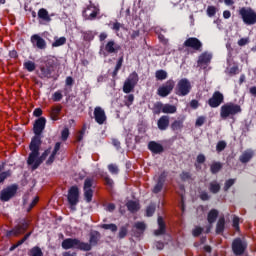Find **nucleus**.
Masks as SVG:
<instances>
[{"mask_svg":"<svg viewBox=\"0 0 256 256\" xmlns=\"http://www.w3.org/2000/svg\"><path fill=\"white\" fill-rule=\"evenodd\" d=\"M45 125H47V119L45 117H40L35 120L33 125V133L34 136L31 139L29 144L30 154L28 163H33L37 155H39V150L41 149V145L43 144V131H45Z\"/></svg>","mask_w":256,"mask_h":256,"instance_id":"f257e3e1","label":"nucleus"},{"mask_svg":"<svg viewBox=\"0 0 256 256\" xmlns=\"http://www.w3.org/2000/svg\"><path fill=\"white\" fill-rule=\"evenodd\" d=\"M241 113H243L241 105L235 104L234 102H227L220 107L221 119H233V117Z\"/></svg>","mask_w":256,"mask_h":256,"instance_id":"f03ea898","label":"nucleus"},{"mask_svg":"<svg viewBox=\"0 0 256 256\" xmlns=\"http://www.w3.org/2000/svg\"><path fill=\"white\" fill-rule=\"evenodd\" d=\"M62 249H78L79 251H91V246L77 238H66L62 241Z\"/></svg>","mask_w":256,"mask_h":256,"instance_id":"7ed1b4c3","label":"nucleus"},{"mask_svg":"<svg viewBox=\"0 0 256 256\" xmlns=\"http://www.w3.org/2000/svg\"><path fill=\"white\" fill-rule=\"evenodd\" d=\"M243 23L245 25H255L256 24V12L251 7H242L238 11Z\"/></svg>","mask_w":256,"mask_h":256,"instance_id":"20e7f679","label":"nucleus"},{"mask_svg":"<svg viewBox=\"0 0 256 256\" xmlns=\"http://www.w3.org/2000/svg\"><path fill=\"white\" fill-rule=\"evenodd\" d=\"M80 195H81V192L79 191V186L74 185L68 189L67 201L72 211H76L77 209L76 207L77 205H79Z\"/></svg>","mask_w":256,"mask_h":256,"instance_id":"39448f33","label":"nucleus"},{"mask_svg":"<svg viewBox=\"0 0 256 256\" xmlns=\"http://www.w3.org/2000/svg\"><path fill=\"white\" fill-rule=\"evenodd\" d=\"M137 83H139V74H137L134 71L125 80L123 85V93H126V94L132 93V91L135 90V87H137Z\"/></svg>","mask_w":256,"mask_h":256,"instance_id":"423d86ee","label":"nucleus"},{"mask_svg":"<svg viewBox=\"0 0 256 256\" xmlns=\"http://www.w3.org/2000/svg\"><path fill=\"white\" fill-rule=\"evenodd\" d=\"M175 92L178 97H186L191 93V82L187 78H182L178 81Z\"/></svg>","mask_w":256,"mask_h":256,"instance_id":"0eeeda50","label":"nucleus"},{"mask_svg":"<svg viewBox=\"0 0 256 256\" xmlns=\"http://www.w3.org/2000/svg\"><path fill=\"white\" fill-rule=\"evenodd\" d=\"M17 189H19V186H17V184L7 186L0 192V200L4 203L7 201H11V199H13V196L17 195Z\"/></svg>","mask_w":256,"mask_h":256,"instance_id":"6e6552de","label":"nucleus"},{"mask_svg":"<svg viewBox=\"0 0 256 256\" xmlns=\"http://www.w3.org/2000/svg\"><path fill=\"white\" fill-rule=\"evenodd\" d=\"M173 89H175V81L171 79L167 80L157 89V95L163 98L169 97V95H171V93L173 92Z\"/></svg>","mask_w":256,"mask_h":256,"instance_id":"1a4fd4ad","label":"nucleus"},{"mask_svg":"<svg viewBox=\"0 0 256 256\" xmlns=\"http://www.w3.org/2000/svg\"><path fill=\"white\" fill-rule=\"evenodd\" d=\"M95 182V179L91 177H87L84 180V186H83V191H84V198L87 203H91L93 201V183Z\"/></svg>","mask_w":256,"mask_h":256,"instance_id":"9d476101","label":"nucleus"},{"mask_svg":"<svg viewBox=\"0 0 256 256\" xmlns=\"http://www.w3.org/2000/svg\"><path fill=\"white\" fill-rule=\"evenodd\" d=\"M232 251L236 256L244 255L247 251V243L241 238H235L232 242Z\"/></svg>","mask_w":256,"mask_h":256,"instance_id":"9b49d317","label":"nucleus"},{"mask_svg":"<svg viewBox=\"0 0 256 256\" xmlns=\"http://www.w3.org/2000/svg\"><path fill=\"white\" fill-rule=\"evenodd\" d=\"M183 45L184 47L193 49V51H198V53H201V51H203V42H201V40H199L197 37H190L186 39Z\"/></svg>","mask_w":256,"mask_h":256,"instance_id":"f8f14e48","label":"nucleus"},{"mask_svg":"<svg viewBox=\"0 0 256 256\" xmlns=\"http://www.w3.org/2000/svg\"><path fill=\"white\" fill-rule=\"evenodd\" d=\"M50 153H51V147L46 149L41 154V156H39V154H38L37 157L34 159V161L32 163H29V156H28L27 164L32 166V171H35L36 169H39V167L41 166L43 161H45V159H47V157H49Z\"/></svg>","mask_w":256,"mask_h":256,"instance_id":"ddd939ff","label":"nucleus"},{"mask_svg":"<svg viewBox=\"0 0 256 256\" xmlns=\"http://www.w3.org/2000/svg\"><path fill=\"white\" fill-rule=\"evenodd\" d=\"M225 101V96L220 91H215L208 100V105L212 109H217Z\"/></svg>","mask_w":256,"mask_h":256,"instance_id":"4468645a","label":"nucleus"},{"mask_svg":"<svg viewBox=\"0 0 256 256\" xmlns=\"http://www.w3.org/2000/svg\"><path fill=\"white\" fill-rule=\"evenodd\" d=\"M104 49L105 51L100 53L103 54V57H108V55H111L113 53H118L121 50V46L115 43V40H110L106 43Z\"/></svg>","mask_w":256,"mask_h":256,"instance_id":"2eb2a0df","label":"nucleus"},{"mask_svg":"<svg viewBox=\"0 0 256 256\" xmlns=\"http://www.w3.org/2000/svg\"><path fill=\"white\" fill-rule=\"evenodd\" d=\"M165 179H167V174H165V172H162L158 177L156 185L152 189V193L157 195L158 193H161L163 191V187L165 186Z\"/></svg>","mask_w":256,"mask_h":256,"instance_id":"dca6fc26","label":"nucleus"},{"mask_svg":"<svg viewBox=\"0 0 256 256\" xmlns=\"http://www.w3.org/2000/svg\"><path fill=\"white\" fill-rule=\"evenodd\" d=\"M31 43L37 49H47V42L39 34H34L31 36Z\"/></svg>","mask_w":256,"mask_h":256,"instance_id":"f3484780","label":"nucleus"},{"mask_svg":"<svg viewBox=\"0 0 256 256\" xmlns=\"http://www.w3.org/2000/svg\"><path fill=\"white\" fill-rule=\"evenodd\" d=\"M94 119L98 125H103L107 121V116L105 115V110L101 107H96L94 109Z\"/></svg>","mask_w":256,"mask_h":256,"instance_id":"a211bd4d","label":"nucleus"},{"mask_svg":"<svg viewBox=\"0 0 256 256\" xmlns=\"http://www.w3.org/2000/svg\"><path fill=\"white\" fill-rule=\"evenodd\" d=\"M148 149L153 153V155H161L165 151V148H163V145L159 144L155 141H150L148 143Z\"/></svg>","mask_w":256,"mask_h":256,"instance_id":"6ab92c4d","label":"nucleus"},{"mask_svg":"<svg viewBox=\"0 0 256 256\" xmlns=\"http://www.w3.org/2000/svg\"><path fill=\"white\" fill-rule=\"evenodd\" d=\"M100 240L101 233H99V231H94L90 233L89 243L86 242L90 246V251L93 249V247H97Z\"/></svg>","mask_w":256,"mask_h":256,"instance_id":"aec40b11","label":"nucleus"},{"mask_svg":"<svg viewBox=\"0 0 256 256\" xmlns=\"http://www.w3.org/2000/svg\"><path fill=\"white\" fill-rule=\"evenodd\" d=\"M158 229L154 231V235L156 237H159L161 235H165L167 233V225L165 224V220H163V217H158Z\"/></svg>","mask_w":256,"mask_h":256,"instance_id":"412c9836","label":"nucleus"},{"mask_svg":"<svg viewBox=\"0 0 256 256\" xmlns=\"http://www.w3.org/2000/svg\"><path fill=\"white\" fill-rule=\"evenodd\" d=\"M88 9H93L92 12H90L88 14H84V17H86V19H88L89 21H93L95 19H97V15H99V8H97V6H95V4H93V2L90 1V4L88 5Z\"/></svg>","mask_w":256,"mask_h":256,"instance_id":"4be33fe9","label":"nucleus"},{"mask_svg":"<svg viewBox=\"0 0 256 256\" xmlns=\"http://www.w3.org/2000/svg\"><path fill=\"white\" fill-rule=\"evenodd\" d=\"M157 127L160 131H167L169 129V116H161L157 121Z\"/></svg>","mask_w":256,"mask_h":256,"instance_id":"5701e85b","label":"nucleus"},{"mask_svg":"<svg viewBox=\"0 0 256 256\" xmlns=\"http://www.w3.org/2000/svg\"><path fill=\"white\" fill-rule=\"evenodd\" d=\"M255 157V152L251 149L245 150L239 157L241 163H249Z\"/></svg>","mask_w":256,"mask_h":256,"instance_id":"b1692460","label":"nucleus"},{"mask_svg":"<svg viewBox=\"0 0 256 256\" xmlns=\"http://www.w3.org/2000/svg\"><path fill=\"white\" fill-rule=\"evenodd\" d=\"M211 59H213V56L209 54L208 52H203L198 57V65H209L211 63Z\"/></svg>","mask_w":256,"mask_h":256,"instance_id":"393cba45","label":"nucleus"},{"mask_svg":"<svg viewBox=\"0 0 256 256\" xmlns=\"http://www.w3.org/2000/svg\"><path fill=\"white\" fill-rule=\"evenodd\" d=\"M53 74V70L48 68V66L40 67V79H51V75Z\"/></svg>","mask_w":256,"mask_h":256,"instance_id":"a878e982","label":"nucleus"},{"mask_svg":"<svg viewBox=\"0 0 256 256\" xmlns=\"http://www.w3.org/2000/svg\"><path fill=\"white\" fill-rule=\"evenodd\" d=\"M218 217H219V210L211 209L207 215V221H208L209 225H213V223H215V221H217Z\"/></svg>","mask_w":256,"mask_h":256,"instance_id":"bb28decb","label":"nucleus"},{"mask_svg":"<svg viewBox=\"0 0 256 256\" xmlns=\"http://www.w3.org/2000/svg\"><path fill=\"white\" fill-rule=\"evenodd\" d=\"M126 207L130 213H137V211H139V209H141L139 202L134 201V200H129L126 203Z\"/></svg>","mask_w":256,"mask_h":256,"instance_id":"cd10ccee","label":"nucleus"},{"mask_svg":"<svg viewBox=\"0 0 256 256\" xmlns=\"http://www.w3.org/2000/svg\"><path fill=\"white\" fill-rule=\"evenodd\" d=\"M38 18L46 23H51V16H49V11L45 8H40L38 10Z\"/></svg>","mask_w":256,"mask_h":256,"instance_id":"c85d7f7f","label":"nucleus"},{"mask_svg":"<svg viewBox=\"0 0 256 256\" xmlns=\"http://www.w3.org/2000/svg\"><path fill=\"white\" fill-rule=\"evenodd\" d=\"M63 107L62 106H54L52 107L50 117L52 121H59V115H61Z\"/></svg>","mask_w":256,"mask_h":256,"instance_id":"c756f323","label":"nucleus"},{"mask_svg":"<svg viewBox=\"0 0 256 256\" xmlns=\"http://www.w3.org/2000/svg\"><path fill=\"white\" fill-rule=\"evenodd\" d=\"M27 229H29V222L24 221L22 224L15 227L14 229L15 235H21L25 233Z\"/></svg>","mask_w":256,"mask_h":256,"instance_id":"7c9ffc66","label":"nucleus"},{"mask_svg":"<svg viewBox=\"0 0 256 256\" xmlns=\"http://www.w3.org/2000/svg\"><path fill=\"white\" fill-rule=\"evenodd\" d=\"M183 123H185V116L181 119L175 120L171 124L172 131H181V129H183Z\"/></svg>","mask_w":256,"mask_h":256,"instance_id":"2f4dec72","label":"nucleus"},{"mask_svg":"<svg viewBox=\"0 0 256 256\" xmlns=\"http://www.w3.org/2000/svg\"><path fill=\"white\" fill-rule=\"evenodd\" d=\"M162 113L173 115V113H177V106L173 104H163Z\"/></svg>","mask_w":256,"mask_h":256,"instance_id":"473e14b6","label":"nucleus"},{"mask_svg":"<svg viewBox=\"0 0 256 256\" xmlns=\"http://www.w3.org/2000/svg\"><path fill=\"white\" fill-rule=\"evenodd\" d=\"M134 227L138 230L135 233V237H141V235H143L147 229V226L144 224V222H136Z\"/></svg>","mask_w":256,"mask_h":256,"instance_id":"72a5a7b5","label":"nucleus"},{"mask_svg":"<svg viewBox=\"0 0 256 256\" xmlns=\"http://www.w3.org/2000/svg\"><path fill=\"white\" fill-rule=\"evenodd\" d=\"M225 231V217H220L216 224V235H221Z\"/></svg>","mask_w":256,"mask_h":256,"instance_id":"f704fd0d","label":"nucleus"},{"mask_svg":"<svg viewBox=\"0 0 256 256\" xmlns=\"http://www.w3.org/2000/svg\"><path fill=\"white\" fill-rule=\"evenodd\" d=\"M221 169H223V163L221 162H213L210 165V172L212 173V175H217V173H219Z\"/></svg>","mask_w":256,"mask_h":256,"instance_id":"c9c22d12","label":"nucleus"},{"mask_svg":"<svg viewBox=\"0 0 256 256\" xmlns=\"http://www.w3.org/2000/svg\"><path fill=\"white\" fill-rule=\"evenodd\" d=\"M57 65H59V61L55 57H50L46 60V67H48L52 71L55 70V67H57Z\"/></svg>","mask_w":256,"mask_h":256,"instance_id":"e433bc0d","label":"nucleus"},{"mask_svg":"<svg viewBox=\"0 0 256 256\" xmlns=\"http://www.w3.org/2000/svg\"><path fill=\"white\" fill-rule=\"evenodd\" d=\"M121 67H123V56H121L116 63V66L112 72V77L113 79H115V77H117V75L119 74V71L121 70Z\"/></svg>","mask_w":256,"mask_h":256,"instance_id":"4c0bfd02","label":"nucleus"},{"mask_svg":"<svg viewBox=\"0 0 256 256\" xmlns=\"http://www.w3.org/2000/svg\"><path fill=\"white\" fill-rule=\"evenodd\" d=\"M67 43V38L65 36H62L60 38L54 37V42L52 43V47H61Z\"/></svg>","mask_w":256,"mask_h":256,"instance_id":"58836bf2","label":"nucleus"},{"mask_svg":"<svg viewBox=\"0 0 256 256\" xmlns=\"http://www.w3.org/2000/svg\"><path fill=\"white\" fill-rule=\"evenodd\" d=\"M101 177H103L105 185H107V187H110V189H113V185H115V182L113 181V179H111V177H109V174H107V172H104L102 173Z\"/></svg>","mask_w":256,"mask_h":256,"instance_id":"ea45409f","label":"nucleus"},{"mask_svg":"<svg viewBox=\"0 0 256 256\" xmlns=\"http://www.w3.org/2000/svg\"><path fill=\"white\" fill-rule=\"evenodd\" d=\"M152 113L154 115H161L163 113V104L162 102H156L152 108Z\"/></svg>","mask_w":256,"mask_h":256,"instance_id":"a19ab883","label":"nucleus"},{"mask_svg":"<svg viewBox=\"0 0 256 256\" xmlns=\"http://www.w3.org/2000/svg\"><path fill=\"white\" fill-rule=\"evenodd\" d=\"M210 193H213L214 195H217L219 191H221V185L217 182H211L209 186Z\"/></svg>","mask_w":256,"mask_h":256,"instance_id":"79ce46f5","label":"nucleus"},{"mask_svg":"<svg viewBox=\"0 0 256 256\" xmlns=\"http://www.w3.org/2000/svg\"><path fill=\"white\" fill-rule=\"evenodd\" d=\"M157 81H165L167 79V71L160 69L155 72Z\"/></svg>","mask_w":256,"mask_h":256,"instance_id":"37998d69","label":"nucleus"},{"mask_svg":"<svg viewBox=\"0 0 256 256\" xmlns=\"http://www.w3.org/2000/svg\"><path fill=\"white\" fill-rule=\"evenodd\" d=\"M24 69H26V71H28L29 73H33V71H35L36 69L35 62L31 60L24 62Z\"/></svg>","mask_w":256,"mask_h":256,"instance_id":"c03bdc74","label":"nucleus"},{"mask_svg":"<svg viewBox=\"0 0 256 256\" xmlns=\"http://www.w3.org/2000/svg\"><path fill=\"white\" fill-rule=\"evenodd\" d=\"M226 148H227V142H225V140H220L216 145L217 153H221L222 151H225Z\"/></svg>","mask_w":256,"mask_h":256,"instance_id":"a18cd8bd","label":"nucleus"},{"mask_svg":"<svg viewBox=\"0 0 256 256\" xmlns=\"http://www.w3.org/2000/svg\"><path fill=\"white\" fill-rule=\"evenodd\" d=\"M108 171L111 173V175H119V167L117 164H109Z\"/></svg>","mask_w":256,"mask_h":256,"instance_id":"49530a36","label":"nucleus"},{"mask_svg":"<svg viewBox=\"0 0 256 256\" xmlns=\"http://www.w3.org/2000/svg\"><path fill=\"white\" fill-rule=\"evenodd\" d=\"M135 101V95L133 94H129L127 96H125V105L126 107H131V105H133V102Z\"/></svg>","mask_w":256,"mask_h":256,"instance_id":"de8ad7c7","label":"nucleus"},{"mask_svg":"<svg viewBox=\"0 0 256 256\" xmlns=\"http://www.w3.org/2000/svg\"><path fill=\"white\" fill-rule=\"evenodd\" d=\"M102 229L110 230L112 233L117 232V224H102L101 225Z\"/></svg>","mask_w":256,"mask_h":256,"instance_id":"09e8293b","label":"nucleus"},{"mask_svg":"<svg viewBox=\"0 0 256 256\" xmlns=\"http://www.w3.org/2000/svg\"><path fill=\"white\" fill-rule=\"evenodd\" d=\"M30 256H43V251L38 246H35L30 250Z\"/></svg>","mask_w":256,"mask_h":256,"instance_id":"8fccbe9b","label":"nucleus"},{"mask_svg":"<svg viewBox=\"0 0 256 256\" xmlns=\"http://www.w3.org/2000/svg\"><path fill=\"white\" fill-rule=\"evenodd\" d=\"M11 177V170L0 172V184L5 182V179Z\"/></svg>","mask_w":256,"mask_h":256,"instance_id":"3c124183","label":"nucleus"},{"mask_svg":"<svg viewBox=\"0 0 256 256\" xmlns=\"http://www.w3.org/2000/svg\"><path fill=\"white\" fill-rule=\"evenodd\" d=\"M155 204H150L147 208H146V216L147 217H153V215H155Z\"/></svg>","mask_w":256,"mask_h":256,"instance_id":"603ef678","label":"nucleus"},{"mask_svg":"<svg viewBox=\"0 0 256 256\" xmlns=\"http://www.w3.org/2000/svg\"><path fill=\"white\" fill-rule=\"evenodd\" d=\"M127 226H122L118 233V239H125L127 237Z\"/></svg>","mask_w":256,"mask_h":256,"instance_id":"864d4df0","label":"nucleus"},{"mask_svg":"<svg viewBox=\"0 0 256 256\" xmlns=\"http://www.w3.org/2000/svg\"><path fill=\"white\" fill-rule=\"evenodd\" d=\"M84 41H93L95 39V35L93 34V31H86L83 33Z\"/></svg>","mask_w":256,"mask_h":256,"instance_id":"5fc2aeb1","label":"nucleus"},{"mask_svg":"<svg viewBox=\"0 0 256 256\" xmlns=\"http://www.w3.org/2000/svg\"><path fill=\"white\" fill-rule=\"evenodd\" d=\"M234 185H235V179L231 178L226 180L224 184V191H229V189H231V187H233Z\"/></svg>","mask_w":256,"mask_h":256,"instance_id":"6e6d98bb","label":"nucleus"},{"mask_svg":"<svg viewBox=\"0 0 256 256\" xmlns=\"http://www.w3.org/2000/svg\"><path fill=\"white\" fill-rule=\"evenodd\" d=\"M206 12L208 17H215L217 14V8L215 6H208Z\"/></svg>","mask_w":256,"mask_h":256,"instance_id":"4d7b16f0","label":"nucleus"},{"mask_svg":"<svg viewBox=\"0 0 256 256\" xmlns=\"http://www.w3.org/2000/svg\"><path fill=\"white\" fill-rule=\"evenodd\" d=\"M199 199H201V201H209V199H211V195H209L207 191H201L199 194Z\"/></svg>","mask_w":256,"mask_h":256,"instance_id":"13d9d810","label":"nucleus"},{"mask_svg":"<svg viewBox=\"0 0 256 256\" xmlns=\"http://www.w3.org/2000/svg\"><path fill=\"white\" fill-rule=\"evenodd\" d=\"M121 27H123V24L116 21L112 24L111 29H112V31H115V33H119V31H121Z\"/></svg>","mask_w":256,"mask_h":256,"instance_id":"bf43d9fd","label":"nucleus"},{"mask_svg":"<svg viewBox=\"0 0 256 256\" xmlns=\"http://www.w3.org/2000/svg\"><path fill=\"white\" fill-rule=\"evenodd\" d=\"M61 99H63V94L59 91H56L53 95H52V101L54 102H59L61 101Z\"/></svg>","mask_w":256,"mask_h":256,"instance_id":"052dcab7","label":"nucleus"},{"mask_svg":"<svg viewBox=\"0 0 256 256\" xmlns=\"http://www.w3.org/2000/svg\"><path fill=\"white\" fill-rule=\"evenodd\" d=\"M62 141H67L69 139V128H64L61 132Z\"/></svg>","mask_w":256,"mask_h":256,"instance_id":"680f3d73","label":"nucleus"},{"mask_svg":"<svg viewBox=\"0 0 256 256\" xmlns=\"http://www.w3.org/2000/svg\"><path fill=\"white\" fill-rule=\"evenodd\" d=\"M180 179H181V181H189V179H191V173L183 171L180 174Z\"/></svg>","mask_w":256,"mask_h":256,"instance_id":"e2e57ef3","label":"nucleus"},{"mask_svg":"<svg viewBox=\"0 0 256 256\" xmlns=\"http://www.w3.org/2000/svg\"><path fill=\"white\" fill-rule=\"evenodd\" d=\"M205 124V116H200L196 119L195 126L196 127H203Z\"/></svg>","mask_w":256,"mask_h":256,"instance_id":"0e129e2a","label":"nucleus"},{"mask_svg":"<svg viewBox=\"0 0 256 256\" xmlns=\"http://www.w3.org/2000/svg\"><path fill=\"white\" fill-rule=\"evenodd\" d=\"M232 227L235 229V231H240V228H239V217H237V216L233 217Z\"/></svg>","mask_w":256,"mask_h":256,"instance_id":"69168bd1","label":"nucleus"},{"mask_svg":"<svg viewBox=\"0 0 256 256\" xmlns=\"http://www.w3.org/2000/svg\"><path fill=\"white\" fill-rule=\"evenodd\" d=\"M154 247L158 251H163V249H165V243H163L162 241H156V242H154Z\"/></svg>","mask_w":256,"mask_h":256,"instance_id":"338daca9","label":"nucleus"},{"mask_svg":"<svg viewBox=\"0 0 256 256\" xmlns=\"http://www.w3.org/2000/svg\"><path fill=\"white\" fill-rule=\"evenodd\" d=\"M201 233H203V228L199 226L192 231L193 237H199Z\"/></svg>","mask_w":256,"mask_h":256,"instance_id":"774afa93","label":"nucleus"}]
</instances>
